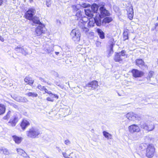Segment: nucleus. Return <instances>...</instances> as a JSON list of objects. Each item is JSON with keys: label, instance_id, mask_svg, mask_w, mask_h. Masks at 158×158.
<instances>
[{"label": "nucleus", "instance_id": "obj_26", "mask_svg": "<svg viewBox=\"0 0 158 158\" xmlns=\"http://www.w3.org/2000/svg\"><path fill=\"white\" fill-rule=\"evenodd\" d=\"M85 13L86 15L89 17L92 18L94 16V12L90 9H87L85 10Z\"/></svg>", "mask_w": 158, "mask_h": 158}, {"label": "nucleus", "instance_id": "obj_61", "mask_svg": "<svg viewBox=\"0 0 158 158\" xmlns=\"http://www.w3.org/2000/svg\"><path fill=\"white\" fill-rule=\"evenodd\" d=\"M158 26V23H156L155 24V28H156Z\"/></svg>", "mask_w": 158, "mask_h": 158}, {"label": "nucleus", "instance_id": "obj_45", "mask_svg": "<svg viewBox=\"0 0 158 158\" xmlns=\"http://www.w3.org/2000/svg\"><path fill=\"white\" fill-rule=\"evenodd\" d=\"M81 28L83 29V31L85 33L89 31V29L86 27L83 26L81 27Z\"/></svg>", "mask_w": 158, "mask_h": 158}, {"label": "nucleus", "instance_id": "obj_34", "mask_svg": "<svg viewBox=\"0 0 158 158\" xmlns=\"http://www.w3.org/2000/svg\"><path fill=\"white\" fill-rule=\"evenodd\" d=\"M80 5V6L82 7L83 8H87L90 6V5L89 4L85 3H82Z\"/></svg>", "mask_w": 158, "mask_h": 158}, {"label": "nucleus", "instance_id": "obj_30", "mask_svg": "<svg viewBox=\"0 0 158 158\" xmlns=\"http://www.w3.org/2000/svg\"><path fill=\"white\" fill-rule=\"evenodd\" d=\"M26 94L29 97H31L33 98L36 97L38 96L37 94L35 92H29Z\"/></svg>", "mask_w": 158, "mask_h": 158}, {"label": "nucleus", "instance_id": "obj_57", "mask_svg": "<svg viewBox=\"0 0 158 158\" xmlns=\"http://www.w3.org/2000/svg\"><path fill=\"white\" fill-rule=\"evenodd\" d=\"M54 75L56 76V77H58V76H59V74H58V73H57L56 72H55V73H54Z\"/></svg>", "mask_w": 158, "mask_h": 158}, {"label": "nucleus", "instance_id": "obj_20", "mask_svg": "<svg viewBox=\"0 0 158 158\" xmlns=\"http://www.w3.org/2000/svg\"><path fill=\"white\" fill-rule=\"evenodd\" d=\"M30 125L29 122L25 119L23 120L21 122V126L22 129L24 130Z\"/></svg>", "mask_w": 158, "mask_h": 158}, {"label": "nucleus", "instance_id": "obj_5", "mask_svg": "<svg viewBox=\"0 0 158 158\" xmlns=\"http://www.w3.org/2000/svg\"><path fill=\"white\" fill-rule=\"evenodd\" d=\"M126 116L129 121H134L135 120L141 119V117L140 116L132 112L127 113L126 114Z\"/></svg>", "mask_w": 158, "mask_h": 158}, {"label": "nucleus", "instance_id": "obj_3", "mask_svg": "<svg viewBox=\"0 0 158 158\" xmlns=\"http://www.w3.org/2000/svg\"><path fill=\"white\" fill-rule=\"evenodd\" d=\"M70 35L73 40L77 43L80 40L81 34L79 31L77 29H73L71 31Z\"/></svg>", "mask_w": 158, "mask_h": 158}, {"label": "nucleus", "instance_id": "obj_12", "mask_svg": "<svg viewBox=\"0 0 158 158\" xmlns=\"http://www.w3.org/2000/svg\"><path fill=\"white\" fill-rule=\"evenodd\" d=\"M98 86V82L96 81H92L89 82L87 84L84 86V87L86 89L87 87L89 88V90H94Z\"/></svg>", "mask_w": 158, "mask_h": 158}, {"label": "nucleus", "instance_id": "obj_64", "mask_svg": "<svg viewBox=\"0 0 158 158\" xmlns=\"http://www.w3.org/2000/svg\"><path fill=\"white\" fill-rule=\"evenodd\" d=\"M29 1L30 2H31L33 1V0H29Z\"/></svg>", "mask_w": 158, "mask_h": 158}, {"label": "nucleus", "instance_id": "obj_31", "mask_svg": "<svg viewBox=\"0 0 158 158\" xmlns=\"http://www.w3.org/2000/svg\"><path fill=\"white\" fill-rule=\"evenodd\" d=\"M11 112L10 111H9L7 113L6 115L3 117V119L4 120L8 119L10 117Z\"/></svg>", "mask_w": 158, "mask_h": 158}, {"label": "nucleus", "instance_id": "obj_50", "mask_svg": "<svg viewBox=\"0 0 158 158\" xmlns=\"http://www.w3.org/2000/svg\"><path fill=\"white\" fill-rule=\"evenodd\" d=\"M93 22H91L90 20H89V21L87 23V25L88 26L91 27L93 26Z\"/></svg>", "mask_w": 158, "mask_h": 158}, {"label": "nucleus", "instance_id": "obj_18", "mask_svg": "<svg viewBox=\"0 0 158 158\" xmlns=\"http://www.w3.org/2000/svg\"><path fill=\"white\" fill-rule=\"evenodd\" d=\"M101 15L103 16L109 15L108 10H107L103 6H101L99 8Z\"/></svg>", "mask_w": 158, "mask_h": 158}, {"label": "nucleus", "instance_id": "obj_8", "mask_svg": "<svg viewBox=\"0 0 158 158\" xmlns=\"http://www.w3.org/2000/svg\"><path fill=\"white\" fill-rule=\"evenodd\" d=\"M36 11L35 9L32 8H29L26 12L25 16V18L29 20L31 19L34 16L35 13Z\"/></svg>", "mask_w": 158, "mask_h": 158}, {"label": "nucleus", "instance_id": "obj_13", "mask_svg": "<svg viewBox=\"0 0 158 158\" xmlns=\"http://www.w3.org/2000/svg\"><path fill=\"white\" fill-rule=\"evenodd\" d=\"M42 48L45 53L52 54L54 51L53 47L47 44L43 45Z\"/></svg>", "mask_w": 158, "mask_h": 158}, {"label": "nucleus", "instance_id": "obj_32", "mask_svg": "<svg viewBox=\"0 0 158 158\" xmlns=\"http://www.w3.org/2000/svg\"><path fill=\"white\" fill-rule=\"evenodd\" d=\"M154 74V72L152 71H150L148 73V76L147 77V78L148 79H150L151 78L153 77Z\"/></svg>", "mask_w": 158, "mask_h": 158}, {"label": "nucleus", "instance_id": "obj_28", "mask_svg": "<svg viewBox=\"0 0 158 158\" xmlns=\"http://www.w3.org/2000/svg\"><path fill=\"white\" fill-rule=\"evenodd\" d=\"M6 111V107L4 105L0 104V115L4 114Z\"/></svg>", "mask_w": 158, "mask_h": 158}, {"label": "nucleus", "instance_id": "obj_42", "mask_svg": "<svg viewBox=\"0 0 158 158\" xmlns=\"http://www.w3.org/2000/svg\"><path fill=\"white\" fill-rule=\"evenodd\" d=\"M51 0H46L45 1V4L48 7H50L51 6Z\"/></svg>", "mask_w": 158, "mask_h": 158}, {"label": "nucleus", "instance_id": "obj_63", "mask_svg": "<svg viewBox=\"0 0 158 158\" xmlns=\"http://www.w3.org/2000/svg\"><path fill=\"white\" fill-rule=\"evenodd\" d=\"M55 53L56 55H58V54H59V52H55Z\"/></svg>", "mask_w": 158, "mask_h": 158}, {"label": "nucleus", "instance_id": "obj_16", "mask_svg": "<svg viewBox=\"0 0 158 158\" xmlns=\"http://www.w3.org/2000/svg\"><path fill=\"white\" fill-rule=\"evenodd\" d=\"M135 63L136 65L139 68L144 67L148 68V66L146 65L143 60L141 59H137L135 60Z\"/></svg>", "mask_w": 158, "mask_h": 158}, {"label": "nucleus", "instance_id": "obj_27", "mask_svg": "<svg viewBox=\"0 0 158 158\" xmlns=\"http://www.w3.org/2000/svg\"><path fill=\"white\" fill-rule=\"evenodd\" d=\"M97 31L100 38L103 39L105 38V34L104 32L100 29H97Z\"/></svg>", "mask_w": 158, "mask_h": 158}, {"label": "nucleus", "instance_id": "obj_11", "mask_svg": "<svg viewBox=\"0 0 158 158\" xmlns=\"http://www.w3.org/2000/svg\"><path fill=\"white\" fill-rule=\"evenodd\" d=\"M131 72L132 74L133 77L136 78L141 77L143 76L144 74L143 72L139 71L136 69H132L131 71Z\"/></svg>", "mask_w": 158, "mask_h": 158}, {"label": "nucleus", "instance_id": "obj_39", "mask_svg": "<svg viewBox=\"0 0 158 158\" xmlns=\"http://www.w3.org/2000/svg\"><path fill=\"white\" fill-rule=\"evenodd\" d=\"M50 96L51 97V98L52 99L53 98H56V99H57L59 98L58 96L56 94H53L52 93V92H51L50 94H49Z\"/></svg>", "mask_w": 158, "mask_h": 158}, {"label": "nucleus", "instance_id": "obj_58", "mask_svg": "<svg viewBox=\"0 0 158 158\" xmlns=\"http://www.w3.org/2000/svg\"><path fill=\"white\" fill-rule=\"evenodd\" d=\"M62 154L64 156V157L65 158V157H66V156L67 155V154L65 152H63L62 153Z\"/></svg>", "mask_w": 158, "mask_h": 158}, {"label": "nucleus", "instance_id": "obj_43", "mask_svg": "<svg viewBox=\"0 0 158 158\" xmlns=\"http://www.w3.org/2000/svg\"><path fill=\"white\" fill-rule=\"evenodd\" d=\"M39 80L41 82H44V83H47L48 85H51V83H48V82L44 78H43L42 77H40L39 78Z\"/></svg>", "mask_w": 158, "mask_h": 158}, {"label": "nucleus", "instance_id": "obj_48", "mask_svg": "<svg viewBox=\"0 0 158 158\" xmlns=\"http://www.w3.org/2000/svg\"><path fill=\"white\" fill-rule=\"evenodd\" d=\"M45 88L44 86H42L40 85H39L38 86V88L41 90H44Z\"/></svg>", "mask_w": 158, "mask_h": 158}, {"label": "nucleus", "instance_id": "obj_37", "mask_svg": "<svg viewBox=\"0 0 158 158\" xmlns=\"http://www.w3.org/2000/svg\"><path fill=\"white\" fill-rule=\"evenodd\" d=\"M74 89L75 90H76V92L77 93L80 94L82 92V89L78 86L74 88Z\"/></svg>", "mask_w": 158, "mask_h": 158}, {"label": "nucleus", "instance_id": "obj_17", "mask_svg": "<svg viewBox=\"0 0 158 158\" xmlns=\"http://www.w3.org/2000/svg\"><path fill=\"white\" fill-rule=\"evenodd\" d=\"M30 20L32 22V25L33 26H37L40 25L41 24H43L40 22L39 18L36 16H34Z\"/></svg>", "mask_w": 158, "mask_h": 158}, {"label": "nucleus", "instance_id": "obj_46", "mask_svg": "<svg viewBox=\"0 0 158 158\" xmlns=\"http://www.w3.org/2000/svg\"><path fill=\"white\" fill-rule=\"evenodd\" d=\"M103 133L104 136L108 139H109V133L105 131H103Z\"/></svg>", "mask_w": 158, "mask_h": 158}, {"label": "nucleus", "instance_id": "obj_62", "mask_svg": "<svg viewBox=\"0 0 158 158\" xmlns=\"http://www.w3.org/2000/svg\"><path fill=\"white\" fill-rule=\"evenodd\" d=\"M113 19L109 17V23L112 21Z\"/></svg>", "mask_w": 158, "mask_h": 158}, {"label": "nucleus", "instance_id": "obj_1", "mask_svg": "<svg viewBox=\"0 0 158 158\" xmlns=\"http://www.w3.org/2000/svg\"><path fill=\"white\" fill-rule=\"evenodd\" d=\"M40 134V129L36 127H32L26 131L27 136L32 139L38 138L39 135Z\"/></svg>", "mask_w": 158, "mask_h": 158}, {"label": "nucleus", "instance_id": "obj_24", "mask_svg": "<svg viewBox=\"0 0 158 158\" xmlns=\"http://www.w3.org/2000/svg\"><path fill=\"white\" fill-rule=\"evenodd\" d=\"M13 140L15 141V143L17 144H19L22 141V138L17 136L16 135H13L12 136Z\"/></svg>", "mask_w": 158, "mask_h": 158}, {"label": "nucleus", "instance_id": "obj_6", "mask_svg": "<svg viewBox=\"0 0 158 158\" xmlns=\"http://www.w3.org/2000/svg\"><path fill=\"white\" fill-rule=\"evenodd\" d=\"M126 8L127 18L130 20H132L134 16V11L132 5L128 4Z\"/></svg>", "mask_w": 158, "mask_h": 158}, {"label": "nucleus", "instance_id": "obj_40", "mask_svg": "<svg viewBox=\"0 0 158 158\" xmlns=\"http://www.w3.org/2000/svg\"><path fill=\"white\" fill-rule=\"evenodd\" d=\"M3 153L5 155H9L10 154V152L9 150L5 148L3 150Z\"/></svg>", "mask_w": 158, "mask_h": 158}, {"label": "nucleus", "instance_id": "obj_22", "mask_svg": "<svg viewBox=\"0 0 158 158\" xmlns=\"http://www.w3.org/2000/svg\"><path fill=\"white\" fill-rule=\"evenodd\" d=\"M128 32L129 30L127 28L124 30L123 35V40L125 41L129 39Z\"/></svg>", "mask_w": 158, "mask_h": 158}, {"label": "nucleus", "instance_id": "obj_14", "mask_svg": "<svg viewBox=\"0 0 158 158\" xmlns=\"http://www.w3.org/2000/svg\"><path fill=\"white\" fill-rule=\"evenodd\" d=\"M19 120L17 115L15 114L8 122V124L12 127H15Z\"/></svg>", "mask_w": 158, "mask_h": 158}, {"label": "nucleus", "instance_id": "obj_55", "mask_svg": "<svg viewBox=\"0 0 158 158\" xmlns=\"http://www.w3.org/2000/svg\"><path fill=\"white\" fill-rule=\"evenodd\" d=\"M4 147H0V153H1L2 152H3V150H4Z\"/></svg>", "mask_w": 158, "mask_h": 158}, {"label": "nucleus", "instance_id": "obj_52", "mask_svg": "<svg viewBox=\"0 0 158 158\" xmlns=\"http://www.w3.org/2000/svg\"><path fill=\"white\" fill-rule=\"evenodd\" d=\"M45 91V93H47L48 94H50L51 91H48L47 89L45 87L44 90Z\"/></svg>", "mask_w": 158, "mask_h": 158}, {"label": "nucleus", "instance_id": "obj_53", "mask_svg": "<svg viewBox=\"0 0 158 158\" xmlns=\"http://www.w3.org/2000/svg\"><path fill=\"white\" fill-rule=\"evenodd\" d=\"M46 99L48 101H51L52 102H53L54 101L53 99H52L51 98L49 97H47Z\"/></svg>", "mask_w": 158, "mask_h": 158}, {"label": "nucleus", "instance_id": "obj_41", "mask_svg": "<svg viewBox=\"0 0 158 158\" xmlns=\"http://www.w3.org/2000/svg\"><path fill=\"white\" fill-rule=\"evenodd\" d=\"M28 102L27 99L24 97H21V98H20L19 102Z\"/></svg>", "mask_w": 158, "mask_h": 158}, {"label": "nucleus", "instance_id": "obj_56", "mask_svg": "<svg viewBox=\"0 0 158 158\" xmlns=\"http://www.w3.org/2000/svg\"><path fill=\"white\" fill-rule=\"evenodd\" d=\"M100 44H101V43L98 41H97L96 43V44L97 45V46L98 47L99 46Z\"/></svg>", "mask_w": 158, "mask_h": 158}, {"label": "nucleus", "instance_id": "obj_25", "mask_svg": "<svg viewBox=\"0 0 158 158\" xmlns=\"http://www.w3.org/2000/svg\"><path fill=\"white\" fill-rule=\"evenodd\" d=\"M99 7L97 4L94 3L91 6V8L92 11L94 13H97L98 9Z\"/></svg>", "mask_w": 158, "mask_h": 158}, {"label": "nucleus", "instance_id": "obj_59", "mask_svg": "<svg viewBox=\"0 0 158 158\" xmlns=\"http://www.w3.org/2000/svg\"><path fill=\"white\" fill-rule=\"evenodd\" d=\"M0 40H1L2 42H3L4 40L3 38H2L1 36L0 37Z\"/></svg>", "mask_w": 158, "mask_h": 158}, {"label": "nucleus", "instance_id": "obj_21", "mask_svg": "<svg viewBox=\"0 0 158 158\" xmlns=\"http://www.w3.org/2000/svg\"><path fill=\"white\" fill-rule=\"evenodd\" d=\"M120 53L116 52L114 55V60L116 62H121L122 61L123 59L121 58Z\"/></svg>", "mask_w": 158, "mask_h": 158}, {"label": "nucleus", "instance_id": "obj_10", "mask_svg": "<svg viewBox=\"0 0 158 158\" xmlns=\"http://www.w3.org/2000/svg\"><path fill=\"white\" fill-rule=\"evenodd\" d=\"M45 26L43 24L38 26L35 29V32L37 36H39L43 33H44L46 31Z\"/></svg>", "mask_w": 158, "mask_h": 158}, {"label": "nucleus", "instance_id": "obj_4", "mask_svg": "<svg viewBox=\"0 0 158 158\" xmlns=\"http://www.w3.org/2000/svg\"><path fill=\"white\" fill-rule=\"evenodd\" d=\"M94 23L98 26H100L101 25L105 26L107 23H109V17L105 18L102 21L101 18L99 17H95L94 18Z\"/></svg>", "mask_w": 158, "mask_h": 158}, {"label": "nucleus", "instance_id": "obj_19", "mask_svg": "<svg viewBox=\"0 0 158 158\" xmlns=\"http://www.w3.org/2000/svg\"><path fill=\"white\" fill-rule=\"evenodd\" d=\"M24 81L27 83V84L31 86L34 83V80L32 78L29 76H26L24 79Z\"/></svg>", "mask_w": 158, "mask_h": 158}, {"label": "nucleus", "instance_id": "obj_9", "mask_svg": "<svg viewBox=\"0 0 158 158\" xmlns=\"http://www.w3.org/2000/svg\"><path fill=\"white\" fill-rule=\"evenodd\" d=\"M15 50L17 53H20L25 56L29 54L28 50L27 48H24L23 46L21 47L20 46H18L15 48Z\"/></svg>", "mask_w": 158, "mask_h": 158}, {"label": "nucleus", "instance_id": "obj_36", "mask_svg": "<svg viewBox=\"0 0 158 158\" xmlns=\"http://www.w3.org/2000/svg\"><path fill=\"white\" fill-rule=\"evenodd\" d=\"M12 97L16 101L18 102L19 101L20 98H21V96H18L17 95H13Z\"/></svg>", "mask_w": 158, "mask_h": 158}, {"label": "nucleus", "instance_id": "obj_51", "mask_svg": "<svg viewBox=\"0 0 158 158\" xmlns=\"http://www.w3.org/2000/svg\"><path fill=\"white\" fill-rule=\"evenodd\" d=\"M64 143L67 145H68L70 143V141L68 139L64 141Z\"/></svg>", "mask_w": 158, "mask_h": 158}, {"label": "nucleus", "instance_id": "obj_29", "mask_svg": "<svg viewBox=\"0 0 158 158\" xmlns=\"http://www.w3.org/2000/svg\"><path fill=\"white\" fill-rule=\"evenodd\" d=\"M71 7L73 9V12H77L80 10V5H73Z\"/></svg>", "mask_w": 158, "mask_h": 158}, {"label": "nucleus", "instance_id": "obj_2", "mask_svg": "<svg viewBox=\"0 0 158 158\" xmlns=\"http://www.w3.org/2000/svg\"><path fill=\"white\" fill-rule=\"evenodd\" d=\"M156 152V149L154 145L150 143L147 145V147L146 149V156L148 158L153 157L154 156Z\"/></svg>", "mask_w": 158, "mask_h": 158}, {"label": "nucleus", "instance_id": "obj_7", "mask_svg": "<svg viewBox=\"0 0 158 158\" xmlns=\"http://www.w3.org/2000/svg\"><path fill=\"white\" fill-rule=\"evenodd\" d=\"M129 132L131 133H139L141 131L139 126L137 124H133L130 125L128 127Z\"/></svg>", "mask_w": 158, "mask_h": 158}, {"label": "nucleus", "instance_id": "obj_47", "mask_svg": "<svg viewBox=\"0 0 158 158\" xmlns=\"http://www.w3.org/2000/svg\"><path fill=\"white\" fill-rule=\"evenodd\" d=\"M119 53H120V54L121 56H125V53H126V51L124 50H122L120 52H119Z\"/></svg>", "mask_w": 158, "mask_h": 158}, {"label": "nucleus", "instance_id": "obj_60", "mask_svg": "<svg viewBox=\"0 0 158 158\" xmlns=\"http://www.w3.org/2000/svg\"><path fill=\"white\" fill-rule=\"evenodd\" d=\"M3 2L2 0H0V6L2 5Z\"/></svg>", "mask_w": 158, "mask_h": 158}, {"label": "nucleus", "instance_id": "obj_35", "mask_svg": "<svg viewBox=\"0 0 158 158\" xmlns=\"http://www.w3.org/2000/svg\"><path fill=\"white\" fill-rule=\"evenodd\" d=\"M83 13V12L80 10L76 12V16L78 18H80L81 17Z\"/></svg>", "mask_w": 158, "mask_h": 158}, {"label": "nucleus", "instance_id": "obj_44", "mask_svg": "<svg viewBox=\"0 0 158 158\" xmlns=\"http://www.w3.org/2000/svg\"><path fill=\"white\" fill-rule=\"evenodd\" d=\"M54 83L56 85H57L59 86L61 89H63L64 88L63 86L62 85L60 84V82H58L57 81H55L54 82Z\"/></svg>", "mask_w": 158, "mask_h": 158}, {"label": "nucleus", "instance_id": "obj_54", "mask_svg": "<svg viewBox=\"0 0 158 158\" xmlns=\"http://www.w3.org/2000/svg\"><path fill=\"white\" fill-rule=\"evenodd\" d=\"M12 106L16 109H18V106L12 103L11 105Z\"/></svg>", "mask_w": 158, "mask_h": 158}, {"label": "nucleus", "instance_id": "obj_15", "mask_svg": "<svg viewBox=\"0 0 158 158\" xmlns=\"http://www.w3.org/2000/svg\"><path fill=\"white\" fill-rule=\"evenodd\" d=\"M141 127L145 131H152L154 129V126L152 124L144 123L141 125Z\"/></svg>", "mask_w": 158, "mask_h": 158}, {"label": "nucleus", "instance_id": "obj_33", "mask_svg": "<svg viewBox=\"0 0 158 158\" xmlns=\"http://www.w3.org/2000/svg\"><path fill=\"white\" fill-rule=\"evenodd\" d=\"M88 20V19L85 17H84L82 19H80V22L83 23V25H85V24H86Z\"/></svg>", "mask_w": 158, "mask_h": 158}, {"label": "nucleus", "instance_id": "obj_49", "mask_svg": "<svg viewBox=\"0 0 158 158\" xmlns=\"http://www.w3.org/2000/svg\"><path fill=\"white\" fill-rule=\"evenodd\" d=\"M114 43H112L110 45V53H111V52H113V46L114 45Z\"/></svg>", "mask_w": 158, "mask_h": 158}, {"label": "nucleus", "instance_id": "obj_38", "mask_svg": "<svg viewBox=\"0 0 158 158\" xmlns=\"http://www.w3.org/2000/svg\"><path fill=\"white\" fill-rule=\"evenodd\" d=\"M148 145L146 143H141L139 146V149L140 150L144 149L146 147V146Z\"/></svg>", "mask_w": 158, "mask_h": 158}, {"label": "nucleus", "instance_id": "obj_23", "mask_svg": "<svg viewBox=\"0 0 158 158\" xmlns=\"http://www.w3.org/2000/svg\"><path fill=\"white\" fill-rule=\"evenodd\" d=\"M17 151L18 153L24 157H26L27 156V154L23 149L20 148H17Z\"/></svg>", "mask_w": 158, "mask_h": 158}]
</instances>
